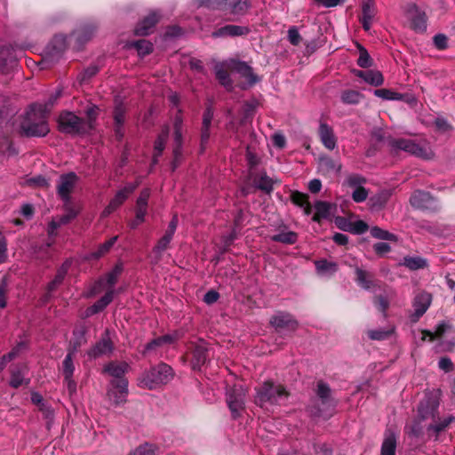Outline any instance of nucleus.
<instances>
[{
	"mask_svg": "<svg viewBox=\"0 0 455 455\" xmlns=\"http://www.w3.org/2000/svg\"><path fill=\"white\" fill-rule=\"evenodd\" d=\"M318 135L323 145L329 150H333L337 146V138L333 129L325 123H321L318 129Z\"/></svg>",
	"mask_w": 455,
	"mask_h": 455,
	"instance_id": "4be33fe9",
	"label": "nucleus"
},
{
	"mask_svg": "<svg viewBox=\"0 0 455 455\" xmlns=\"http://www.w3.org/2000/svg\"><path fill=\"white\" fill-rule=\"evenodd\" d=\"M245 30H214L212 33L213 38L223 36H239L244 35Z\"/></svg>",
	"mask_w": 455,
	"mask_h": 455,
	"instance_id": "13d9d810",
	"label": "nucleus"
},
{
	"mask_svg": "<svg viewBox=\"0 0 455 455\" xmlns=\"http://www.w3.org/2000/svg\"><path fill=\"white\" fill-rule=\"evenodd\" d=\"M315 266L317 275L322 277H331L339 269L337 263L327 259L315 260Z\"/></svg>",
	"mask_w": 455,
	"mask_h": 455,
	"instance_id": "a878e982",
	"label": "nucleus"
},
{
	"mask_svg": "<svg viewBox=\"0 0 455 455\" xmlns=\"http://www.w3.org/2000/svg\"><path fill=\"white\" fill-rule=\"evenodd\" d=\"M7 259V244L4 236L0 233V263Z\"/></svg>",
	"mask_w": 455,
	"mask_h": 455,
	"instance_id": "338daca9",
	"label": "nucleus"
},
{
	"mask_svg": "<svg viewBox=\"0 0 455 455\" xmlns=\"http://www.w3.org/2000/svg\"><path fill=\"white\" fill-rule=\"evenodd\" d=\"M396 443V435L390 429L386 430L381 445V455H395Z\"/></svg>",
	"mask_w": 455,
	"mask_h": 455,
	"instance_id": "bb28decb",
	"label": "nucleus"
},
{
	"mask_svg": "<svg viewBox=\"0 0 455 455\" xmlns=\"http://www.w3.org/2000/svg\"><path fill=\"white\" fill-rule=\"evenodd\" d=\"M207 346L206 342L203 339H198L197 342L193 344V357H192V366L194 369H200L202 365L207 360Z\"/></svg>",
	"mask_w": 455,
	"mask_h": 455,
	"instance_id": "6ab92c4d",
	"label": "nucleus"
},
{
	"mask_svg": "<svg viewBox=\"0 0 455 455\" xmlns=\"http://www.w3.org/2000/svg\"><path fill=\"white\" fill-rule=\"evenodd\" d=\"M114 294V289L107 291L106 294L100 299L87 308L86 315H92L103 310L113 300Z\"/></svg>",
	"mask_w": 455,
	"mask_h": 455,
	"instance_id": "c756f323",
	"label": "nucleus"
},
{
	"mask_svg": "<svg viewBox=\"0 0 455 455\" xmlns=\"http://www.w3.org/2000/svg\"><path fill=\"white\" fill-rule=\"evenodd\" d=\"M374 94L379 98L387 100H400L403 98L402 94L388 89L375 90Z\"/></svg>",
	"mask_w": 455,
	"mask_h": 455,
	"instance_id": "09e8293b",
	"label": "nucleus"
},
{
	"mask_svg": "<svg viewBox=\"0 0 455 455\" xmlns=\"http://www.w3.org/2000/svg\"><path fill=\"white\" fill-rule=\"evenodd\" d=\"M198 5L233 14H243L251 7L249 0H198Z\"/></svg>",
	"mask_w": 455,
	"mask_h": 455,
	"instance_id": "0eeeda50",
	"label": "nucleus"
},
{
	"mask_svg": "<svg viewBox=\"0 0 455 455\" xmlns=\"http://www.w3.org/2000/svg\"><path fill=\"white\" fill-rule=\"evenodd\" d=\"M271 240L284 244H293L297 241V234L292 231L280 232L272 235Z\"/></svg>",
	"mask_w": 455,
	"mask_h": 455,
	"instance_id": "4c0bfd02",
	"label": "nucleus"
},
{
	"mask_svg": "<svg viewBox=\"0 0 455 455\" xmlns=\"http://www.w3.org/2000/svg\"><path fill=\"white\" fill-rule=\"evenodd\" d=\"M359 50V58L357 60V64L361 68H370L372 66V60L367 52V50L362 45H357Z\"/></svg>",
	"mask_w": 455,
	"mask_h": 455,
	"instance_id": "c03bdc74",
	"label": "nucleus"
},
{
	"mask_svg": "<svg viewBox=\"0 0 455 455\" xmlns=\"http://www.w3.org/2000/svg\"><path fill=\"white\" fill-rule=\"evenodd\" d=\"M6 292H7V283L5 279L0 282V308H4L6 306Z\"/></svg>",
	"mask_w": 455,
	"mask_h": 455,
	"instance_id": "69168bd1",
	"label": "nucleus"
},
{
	"mask_svg": "<svg viewBox=\"0 0 455 455\" xmlns=\"http://www.w3.org/2000/svg\"><path fill=\"white\" fill-rule=\"evenodd\" d=\"M355 74L363 79L367 84L373 86H379L384 82L382 74L378 70H356L355 71Z\"/></svg>",
	"mask_w": 455,
	"mask_h": 455,
	"instance_id": "c85d7f7f",
	"label": "nucleus"
},
{
	"mask_svg": "<svg viewBox=\"0 0 455 455\" xmlns=\"http://www.w3.org/2000/svg\"><path fill=\"white\" fill-rule=\"evenodd\" d=\"M371 235L372 237L386 241H397V236L387 230H384L379 227H372L371 228Z\"/></svg>",
	"mask_w": 455,
	"mask_h": 455,
	"instance_id": "a19ab883",
	"label": "nucleus"
},
{
	"mask_svg": "<svg viewBox=\"0 0 455 455\" xmlns=\"http://www.w3.org/2000/svg\"><path fill=\"white\" fill-rule=\"evenodd\" d=\"M256 186L267 193H269L273 189L272 180L266 175H261L259 180H256Z\"/></svg>",
	"mask_w": 455,
	"mask_h": 455,
	"instance_id": "5fc2aeb1",
	"label": "nucleus"
},
{
	"mask_svg": "<svg viewBox=\"0 0 455 455\" xmlns=\"http://www.w3.org/2000/svg\"><path fill=\"white\" fill-rule=\"evenodd\" d=\"M94 110L88 109L90 120L84 121L71 112L62 113L59 117L60 130L67 133H84L92 127V116Z\"/></svg>",
	"mask_w": 455,
	"mask_h": 455,
	"instance_id": "423d86ee",
	"label": "nucleus"
},
{
	"mask_svg": "<svg viewBox=\"0 0 455 455\" xmlns=\"http://www.w3.org/2000/svg\"><path fill=\"white\" fill-rule=\"evenodd\" d=\"M22 347V343L17 345L12 351L0 358V372L4 371L9 362L12 361L18 355Z\"/></svg>",
	"mask_w": 455,
	"mask_h": 455,
	"instance_id": "a18cd8bd",
	"label": "nucleus"
},
{
	"mask_svg": "<svg viewBox=\"0 0 455 455\" xmlns=\"http://www.w3.org/2000/svg\"><path fill=\"white\" fill-rule=\"evenodd\" d=\"M411 204L417 209L427 210L432 209L435 201L429 193L424 191H415L410 199Z\"/></svg>",
	"mask_w": 455,
	"mask_h": 455,
	"instance_id": "412c9836",
	"label": "nucleus"
},
{
	"mask_svg": "<svg viewBox=\"0 0 455 455\" xmlns=\"http://www.w3.org/2000/svg\"><path fill=\"white\" fill-rule=\"evenodd\" d=\"M393 332V329H376V330H369L367 334L371 339L373 340H383L389 337V335Z\"/></svg>",
	"mask_w": 455,
	"mask_h": 455,
	"instance_id": "de8ad7c7",
	"label": "nucleus"
},
{
	"mask_svg": "<svg viewBox=\"0 0 455 455\" xmlns=\"http://www.w3.org/2000/svg\"><path fill=\"white\" fill-rule=\"evenodd\" d=\"M215 75L220 83L225 87L228 88L231 85L229 75L225 68L224 64L219 63L214 68Z\"/></svg>",
	"mask_w": 455,
	"mask_h": 455,
	"instance_id": "ea45409f",
	"label": "nucleus"
},
{
	"mask_svg": "<svg viewBox=\"0 0 455 455\" xmlns=\"http://www.w3.org/2000/svg\"><path fill=\"white\" fill-rule=\"evenodd\" d=\"M107 395L108 400L116 406L124 404L128 395V380L120 379L116 383H110Z\"/></svg>",
	"mask_w": 455,
	"mask_h": 455,
	"instance_id": "ddd939ff",
	"label": "nucleus"
},
{
	"mask_svg": "<svg viewBox=\"0 0 455 455\" xmlns=\"http://www.w3.org/2000/svg\"><path fill=\"white\" fill-rule=\"evenodd\" d=\"M28 368L25 363L12 365L10 369L9 385L13 388H18L22 385H28Z\"/></svg>",
	"mask_w": 455,
	"mask_h": 455,
	"instance_id": "2eb2a0df",
	"label": "nucleus"
},
{
	"mask_svg": "<svg viewBox=\"0 0 455 455\" xmlns=\"http://www.w3.org/2000/svg\"><path fill=\"white\" fill-rule=\"evenodd\" d=\"M162 17L160 11H150L136 28H152L160 21Z\"/></svg>",
	"mask_w": 455,
	"mask_h": 455,
	"instance_id": "72a5a7b5",
	"label": "nucleus"
},
{
	"mask_svg": "<svg viewBox=\"0 0 455 455\" xmlns=\"http://www.w3.org/2000/svg\"><path fill=\"white\" fill-rule=\"evenodd\" d=\"M75 366L71 354L67 355L62 363V371L64 378H69L73 376Z\"/></svg>",
	"mask_w": 455,
	"mask_h": 455,
	"instance_id": "603ef678",
	"label": "nucleus"
},
{
	"mask_svg": "<svg viewBox=\"0 0 455 455\" xmlns=\"http://www.w3.org/2000/svg\"><path fill=\"white\" fill-rule=\"evenodd\" d=\"M127 47L135 48L140 56H145L153 50L152 44L145 39L130 42L127 44Z\"/></svg>",
	"mask_w": 455,
	"mask_h": 455,
	"instance_id": "e433bc0d",
	"label": "nucleus"
},
{
	"mask_svg": "<svg viewBox=\"0 0 455 455\" xmlns=\"http://www.w3.org/2000/svg\"><path fill=\"white\" fill-rule=\"evenodd\" d=\"M173 378V371L166 363H160L144 371L138 379V386L142 388L155 389L170 382Z\"/></svg>",
	"mask_w": 455,
	"mask_h": 455,
	"instance_id": "20e7f679",
	"label": "nucleus"
},
{
	"mask_svg": "<svg viewBox=\"0 0 455 455\" xmlns=\"http://www.w3.org/2000/svg\"><path fill=\"white\" fill-rule=\"evenodd\" d=\"M368 230V225L363 220L351 221L350 232L355 235L364 234Z\"/></svg>",
	"mask_w": 455,
	"mask_h": 455,
	"instance_id": "bf43d9fd",
	"label": "nucleus"
},
{
	"mask_svg": "<svg viewBox=\"0 0 455 455\" xmlns=\"http://www.w3.org/2000/svg\"><path fill=\"white\" fill-rule=\"evenodd\" d=\"M246 389L242 385H235L227 390V403L234 418L240 415L244 409Z\"/></svg>",
	"mask_w": 455,
	"mask_h": 455,
	"instance_id": "1a4fd4ad",
	"label": "nucleus"
},
{
	"mask_svg": "<svg viewBox=\"0 0 455 455\" xmlns=\"http://www.w3.org/2000/svg\"><path fill=\"white\" fill-rule=\"evenodd\" d=\"M411 270L421 269L427 267V260L421 257H405L403 263Z\"/></svg>",
	"mask_w": 455,
	"mask_h": 455,
	"instance_id": "58836bf2",
	"label": "nucleus"
},
{
	"mask_svg": "<svg viewBox=\"0 0 455 455\" xmlns=\"http://www.w3.org/2000/svg\"><path fill=\"white\" fill-rule=\"evenodd\" d=\"M317 395L320 399L321 405L323 408H319L316 411L313 413L315 416L328 418L332 414L333 409L335 407V403L331 398V389L330 387L323 382H319L317 385Z\"/></svg>",
	"mask_w": 455,
	"mask_h": 455,
	"instance_id": "9d476101",
	"label": "nucleus"
},
{
	"mask_svg": "<svg viewBox=\"0 0 455 455\" xmlns=\"http://www.w3.org/2000/svg\"><path fill=\"white\" fill-rule=\"evenodd\" d=\"M116 240L117 236H114L110 238L108 241L105 242L99 247V249L95 252H93V257L100 258V256L104 255L114 245Z\"/></svg>",
	"mask_w": 455,
	"mask_h": 455,
	"instance_id": "4d7b16f0",
	"label": "nucleus"
},
{
	"mask_svg": "<svg viewBox=\"0 0 455 455\" xmlns=\"http://www.w3.org/2000/svg\"><path fill=\"white\" fill-rule=\"evenodd\" d=\"M66 213L57 220L61 223V225L68 223L71 220H73L78 213V210L72 207L71 204L64 205Z\"/></svg>",
	"mask_w": 455,
	"mask_h": 455,
	"instance_id": "864d4df0",
	"label": "nucleus"
},
{
	"mask_svg": "<svg viewBox=\"0 0 455 455\" xmlns=\"http://www.w3.org/2000/svg\"><path fill=\"white\" fill-rule=\"evenodd\" d=\"M373 10L371 9L370 3H364L363 4V16L361 18L363 28H370Z\"/></svg>",
	"mask_w": 455,
	"mask_h": 455,
	"instance_id": "49530a36",
	"label": "nucleus"
},
{
	"mask_svg": "<svg viewBox=\"0 0 455 455\" xmlns=\"http://www.w3.org/2000/svg\"><path fill=\"white\" fill-rule=\"evenodd\" d=\"M389 145L392 150L404 151L422 159L429 160L434 157V151L428 143L418 144L409 139H394L390 140Z\"/></svg>",
	"mask_w": 455,
	"mask_h": 455,
	"instance_id": "39448f33",
	"label": "nucleus"
},
{
	"mask_svg": "<svg viewBox=\"0 0 455 455\" xmlns=\"http://www.w3.org/2000/svg\"><path fill=\"white\" fill-rule=\"evenodd\" d=\"M431 303L432 295L429 292L421 291L416 293L412 299L411 321L417 322L427 312Z\"/></svg>",
	"mask_w": 455,
	"mask_h": 455,
	"instance_id": "f8f14e48",
	"label": "nucleus"
},
{
	"mask_svg": "<svg viewBox=\"0 0 455 455\" xmlns=\"http://www.w3.org/2000/svg\"><path fill=\"white\" fill-rule=\"evenodd\" d=\"M122 272V267L116 265L110 272L104 277L100 278L93 286L91 294H96L103 290H111L117 282V278Z\"/></svg>",
	"mask_w": 455,
	"mask_h": 455,
	"instance_id": "dca6fc26",
	"label": "nucleus"
},
{
	"mask_svg": "<svg viewBox=\"0 0 455 455\" xmlns=\"http://www.w3.org/2000/svg\"><path fill=\"white\" fill-rule=\"evenodd\" d=\"M406 15L411 21V28H427V16L426 12L416 4H409Z\"/></svg>",
	"mask_w": 455,
	"mask_h": 455,
	"instance_id": "f3484780",
	"label": "nucleus"
},
{
	"mask_svg": "<svg viewBox=\"0 0 455 455\" xmlns=\"http://www.w3.org/2000/svg\"><path fill=\"white\" fill-rule=\"evenodd\" d=\"M52 105V100L45 104L36 103L31 105L20 122L21 132L28 137L45 136L49 132L45 116L51 110Z\"/></svg>",
	"mask_w": 455,
	"mask_h": 455,
	"instance_id": "f257e3e1",
	"label": "nucleus"
},
{
	"mask_svg": "<svg viewBox=\"0 0 455 455\" xmlns=\"http://www.w3.org/2000/svg\"><path fill=\"white\" fill-rule=\"evenodd\" d=\"M368 196V191L363 187H357L355 188L352 198L356 203H362L366 200Z\"/></svg>",
	"mask_w": 455,
	"mask_h": 455,
	"instance_id": "e2e57ef3",
	"label": "nucleus"
},
{
	"mask_svg": "<svg viewBox=\"0 0 455 455\" xmlns=\"http://www.w3.org/2000/svg\"><path fill=\"white\" fill-rule=\"evenodd\" d=\"M78 177L74 172L61 175L57 185V192L59 196L64 202V205L71 204L70 194L73 191Z\"/></svg>",
	"mask_w": 455,
	"mask_h": 455,
	"instance_id": "9b49d317",
	"label": "nucleus"
},
{
	"mask_svg": "<svg viewBox=\"0 0 455 455\" xmlns=\"http://www.w3.org/2000/svg\"><path fill=\"white\" fill-rule=\"evenodd\" d=\"M213 118V109L211 106L207 107L203 116L202 131H201V145L202 148L207 144L210 138V127Z\"/></svg>",
	"mask_w": 455,
	"mask_h": 455,
	"instance_id": "cd10ccee",
	"label": "nucleus"
},
{
	"mask_svg": "<svg viewBox=\"0 0 455 455\" xmlns=\"http://www.w3.org/2000/svg\"><path fill=\"white\" fill-rule=\"evenodd\" d=\"M124 108L120 104L116 106L115 111H114V120L116 125V132L117 136L122 137L123 134L121 132V126L123 125L124 122Z\"/></svg>",
	"mask_w": 455,
	"mask_h": 455,
	"instance_id": "37998d69",
	"label": "nucleus"
},
{
	"mask_svg": "<svg viewBox=\"0 0 455 455\" xmlns=\"http://www.w3.org/2000/svg\"><path fill=\"white\" fill-rule=\"evenodd\" d=\"M230 68L234 72L237 73L241 78L244 79V82L242 84L243 89L252 86L259 80V77L253 73L251 68L245 62L232 60L230 62Z\"/></svg>",
	"mask_w": 455,
	"mask_h": 455,
	"instance_id": "4468645a",
	"label": "nucleus"
},
{
	"mask_svg": "<svg viewBox=\"0 0 455 455\" xmlns=\"http://www.w3.org/2000/svg\"><path fill=\"white\" fill-rule=\"evenodd\" d=\"M273 144L279 148H283L285 146L286 140L282 133H275L272 137Z\"/></svg>",
	"mask_w": 455,
	"mask_h": 455,
	"instance_id": "774afa93",
	"label": "nucleus"
},
{
	"mask_svg": "<svg viewBox=\"0 0 455 455\" xmlns=\"http://www.w3.org/2000/svg\"><path fill=\"white\" fill-rule=\"evenodd\" d=\"M356 282L364 290H370L373 286L372 276L370 273L360 267H355Z\"/></svg>",
	"mask_w": 455,
	"mask_h": 455,
	"instance_id": "f704fd0d",
	"label": "nucleus"
},
{
	"mask_svg": "<svg viewBox=\"0 0 455 455\" xmlns=\"http://www.w3.org/2000/svg\"><path fill=\"white\" fill-rule=\"evenodd\" d=\"M292 201L295 204L304 207L306 213L309 214L310 212V205L307 201V196L305 194L295 192L291 196Z\"/></svg>",
	"mask_w": 455,
	"mask_h": 455,
	"instance_id": "3c124183",
	"label": "nucleus"
},
{
	"mask_svg": "<svg viewBox=\"0 0 455 455\" xmlns=\"http://www.w3.org/2000/svg\"><path fill=\"white\" fill-rule=\"evenodd\" d=\"M361 99V93L353 90L345 91L341 94L342 101L347 104H357Z\"/></svg>",
	"mask_w": 455,
	"mask_h": 455,
	"instance_id": "8fccbe9b",
	"label": "nucleus"
},
{
	"mask_svg": "<svg viewBox=\"0 0 455 455\" xmlns=\"http://www.w3.org/2000/svg\"><path fill=\"white\" fill-rule=\"evenodd\" d=\"M315 214L313 220L320 222L322 220H327L331 216V205L326 202L318 201L315 204Z\"/></svg>",
	"mask_w": 455,
	"mask_h": 455,
	"instance_id": "7c9ffc66",
	"label": "nucleus"
},
{
	"mask_svg": "<svg viewBox=\"0 0 455 455\" xmlns=\"http://www.w3.org/2000/svg\"><path fill=\"white\" fill-rule=\"evenodd\" d=\"M169 130L166 128L162 133L158 136L157 140L155 142V156H154V163L156 164L157 161V157L162 154L167 138H168Z\"/></svg>",
	"mask_w": 455,
	"mask_h": 455,
	"instance_id": "79ce46f5",
	"label": "nucleus"
},
{
	"mask_svg": "<svg viewBox=\"0 0 455 455\" xmlns=\"http://www.w3.org/2000/svg\"><path fill=\"white\" fill-rule=\"evenodd\" d=\"M433 40L435 46L438 50H444L448 47V37L443 33L436 34Z\"/></svg>",
	"mask_w": 455,
	"mask_h": 455,
	"instance_id": "680f3d73",
	"label": "nucleus"
},
{
	"mask_svg": "<svg viewBox=\"0 0 455 455\" xmlns=\"http://www.w3.org/2000/svg\"><path fill=\"white\" fill-rule=\"evenodd\" d=\"M129 455H156V449L152 444L145 443L136 448Z\"/></svg>",
	"mask_w": 455,
	"mask_h": 455,
	"instance_id": "6e6d98bb",
	"label": "nucleus"
},
{
	"mask_svg": "<svg viewBox=\"0 0 455 455\" xmlns=\"http://www.w3.org/2000/svg\"><path fill=\"white\" fill-rule=\"evenodd\" d=\"M287 397L288 393L282 385L266 381L256 389L255 403L269 410L271 406L283 404Z\"/></svg>",
	"mask_w": 455,
	"mask_h": 455,
	"instance_id": "f03ea898",
	"label": "nucleus"
},
{
	"mask_svg": "<svg viewBox=\"0 0 455 455\" xmlns=\"http://www.w3.org/2000/svg\"><path fill=\"white\" fill-rule=\"evenodd\" d=\"M178 339L179 335L177 333L164 335L148 343L145 347V350L149 351L154 349L156 347H160L163 346L164 344H171L177 340Z\"/></svg>",
	"mask_w": 455,
	"mask_h": 455,
	"instance_id": "c9c22d12",
	"label": "nucleus"
},
{
	"mask_svg": "<svg viewBox=\"0 0 455 455\" xmlns=\"http://www.w3.org/2000/svg\"><path fill=\"white\" fill-rule=\"evenodd\" d=\"M270 323L276 330L283 329H294L297 325V322L293 319V317L288 314L283 312H278L275 314L270 320Z\"/></svg>",
	"mask_w": 455,
	"mask_h": 455,
	"instance_id": "5701e85b",
	"label": "nucleus"
},
{
	"mask_svg": "<svg viewBox=\"0 0 455 455\" xmlns=\"http://www.w3.org/2000/svg\"><path fill=\"white\" fill-rule=\"evenodd\" d=\"M335 224L339 229L350 232L351 221L347 220L346 218L337 217L335 219Z\"/></svg>",
	"mask_w": 455,
	"mask_h": 455,
	"instance_id": "0e129e2a",
	"label": "nucleus"
},
{
	"mask_svg": "<svg viewBox=\"0 0 455 455\" xmlns=\"http://www.w3.org/2000/svg\"><path fill=\"white\" fill-rule=\"evenodd\" d=\"M129 365L128 363L123 362V363H109L107 364L104 368V371L108 372L111 377H113V379L110 383H116L120 379H126L124 378V374L128 371Z\"/></svg>",
	"mask_w": 455,
	"mask_h": 455,
	"instance_id": "b1692460",
	"label": "nucleus"
},
{
	"mask_svg": "<svg viewBox=\"0 0 455 455\" xmlns=\"http://www.w3.org/2000/svg\"><path fill=\"white\" fill-rule=\"evenodd\" d=\"M139 185V181L129 182L118 189L114 197L110 200L109 204L103 210L101 213L102 217H108L116 210H117L135 191Z\"/></svg>",
	"mask_w": 455,
	"mask_h": 455,
	"instance_id": "6e6552de",
	"label": "nucleus"
},
{
	"mask_svg": "<svg viewBox=\"0 0 455 455\" xmlns=\"http://www.w3.org/2000/svg\"><path fill=\"white\" fill-rule=\"evenodd\" d=\"M70 264H71L70 260L68 259L58 269L54 279L52 282H50L47 286L48 295H50V293L52 291H53L59 284L61 283V282L63 281L65 275H67V273L70 267Z\"/></svg>",
	"mask_w": 455,
	"mask_h": 455,
	"instance_id": "2f4dec72",
	"label": "nucleus"
},
{
	"mask_svg": "<svg viewBox=\"0 0 455 455\" xmlns=\"http://www.w3.org/2000/svg\"><path fill=\"white\" fill-rule=\"evenodd\" d=\"M150 196V190L148 188L143 189L136 201L135 216L139 220H145V216L148 213V201Z\"/></svg>",
	"mask_w": 455,
	"mask_h": 455,
	"instance_id": "393cba45",
	"label": "nucleus"
},
{
	"mask_svg": "<svg viewBox=\"0 0 455 455\" xmlns=\"http://www.w3.org/2000/svg\"><path fill=\"white\" fill-rule=\"evenodd\" d=\"M453 420L452 417H448L442 420H439L434 425H430L428 427V430H433L435 433L438 434L443 431L451 421Z\"/></svg>",
	"mask_w": 455,
	"mask_h": 455,
	"instance_id": "052dcab7",
	"label": "nucleus"
},
{
	"mask_svg": "<svg viewBox=\"0 0 455 455\" xmlns=\"http://www.w3.org/2000/svg\"><path fill=\"white\" fill-rule=\"evenodd\" d=\"M440 391L433 390L426 393L418 407V417L411 427H407L410 435L418 436L422 430L420 423L435 416L439 406Z\"/></svg>",
	"mask_w": 455,
	"mask_h": 455,
	"instance_id": "7ed1b4c3",
	"label": "nucleus"
},
{
	"mask_svg": "<svg viewBox=\"0 0 455 455\" xmlns=\"http://www.w3.org/2000/svg\"><path fill=\"white\" fill-rule=\"evenodd\" d=\"M67 45V40L62 35L55 36L46 47V58H50L51 60L58 59L65 51Z\"/></svg>",
	"mask_w": 455,
	"mask_h": 455,
	"instance_id": "aec40b11",
	"label": "nucleus"
},
{
	"mask_svg": "<svg viewBox=\"0 0 455 455\" xmlns=\"http://www.w3.org/2000/svg\"><path fill=\"white\" fill-rule=\"evenodd\" d=\"M113 350V344L109 338V331L106 330L102 338L95 344V346L88 351L91 358H97L102 355H109Z\"/></svg>",
	"mask_w": 455,
	"mask_h": 455,
	"instance_id": "a211bd4d",
	"label": "nucleus"
},
{
	"mask_svg": "<svg viewBox=\"0 0 455 455\" xmlns=\"http://www.w3.org/2000/svg\"><path fill=\"white\" fill-rule=\"evenodd\" d=\"M173 235L164 233L162 238L159 239L156 245L153 249L154 261L156 263L162 257L163 252L168 248Z\"/></svg>",
	"mask_w": 455,
	"mask_h": 455,
	"instance_id": "473e14b6",
	"label": "nucleus"
}]
</instances>
